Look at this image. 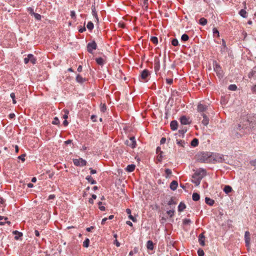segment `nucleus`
Listing matches in <instances>:
<instances>
[{
	"mask_svg": "<svg viewBox=\"0 0 256 256\" xmlns=\"http://www.w3.org/2000/svg\"><path fill=\"white\" fill-rule=\"evenodd\" d=\"M256 128V116H248L244 118L242 121L236 126L234 130L236 138L249 134L250 132Z\"/></svg>",
	"mask_w": 256,
	"mask_h": 256,
	"instance_id": "nucleus-1",
	"label": "nucleus"
},
{
	"mask_svg": "<svg viewBox=\"0 0 256 256\" xmlns=\"http://www.w3.org/2000/svg\"><path fill=\"white\" fill-rule=\"evenodd\" d=\"M197 158L200 162L210 163L214 160L212 154L208 152H200L198 154Z\"/></svg>",
	"mask_w": 256,
	"mask_h": 256,
	"instance_id": "nucleus-2",
	"label": "nucleus"
},
{
	"mask_svg": "<svg viewBox=\"0 0 256 256\" xmlns=\"http://www.w3.org/2000/svg\"><path fill=\"white\" fill-rule=\"evenodd\" d=\"M206 175V171L205 170L200 168L196 170L192 175V182L196 186H198L202 178Z\"/></svg>",
	"mask_w": 256,
	"mask_h": 256,
	"instance_id": "nucleus-3",
	"label": "nucleus"
},
{
	"mask_svg": "<svg viewBox=\"0 0 256 256\" xmlns=\"http://www.w3.org/2000/svg\"><path fill=\"white\" fill-rule=\"evenodd\" d=\"M214 69L218 78H220L222 76V68L216 62L214 63Z\"/></svg>",
	"mask_w": 256,
	"mask_h": 256,
	"instance_id": "nucleus-4",
	"label": "nucleus"
},
{
	"mask_svg": "<svg viewBox=\"0 0 256 256\" xmlns=\"http://www.w3.org/2000/svg\"><path fill=\"white\" fill-rule=\"evenodd\" d=\"M73 162L75 166H85L87 163L86 161L82 158L73 159Z\"/></svg>",
	"mask_w": 256,
	"mask_h": 256,
	"instance_id": "nucleus-5",
	"label": "nucleus"
},
{
	"mask_svg": "<svg viewBox=\"0 0 256 256\" xmlns=\"http://www.w3.org/2000/svg\"><path fill=\"white\" fill-rule=\"evenodd\" d=\"M125 144L131 147L132 148H136V144L135 138L134 136L130 137V140H126L125 142Z\"/></svg>",
	"mask_w": 256,
	"mask_h": 256,
	"instance_id": "nucleus-6",
	"label": "nucleus"
},
{
	"mask_svg": "<svg viewBox=\"0 0 256 256\" xmlns=\"http://www.w3.org/2000/svg\"><path fill=\"white\" fill-rule=\"evenodd\" d=\"M97 48V44L94 41L90 42L87 45V50L88 52L92 54V50H96Z\"/></svg>",
	"mask_w": 256,
	"mask_h": 256,
	"instance_id": "nucleus-7",
	"label": "nucleus"
},
{
	"mask_svg": "<svg viewBox=\"0 0 256 256\" xmlns=\"http://www.w3.org/2000/svg\"><path fill=\"white\" fill-rule=\"evenodd\" d=\"M150 75V73L149 71L148 70L145 69L141 72L140 77L142 80H143L145 82H147L146 78Z\"/></svg>",
	"mask_w": 256,
	"mask_h": 256,
	"instance_id": "nucleus-8",
	"label": "nucleus"
},
{
	"mask_svg": "<svg viewBox=\"0 0 256 256\" xmlns=\"http://www.w3.org/2000/svg\"><path fill=\"white\" fill-rule=\"evenodd\" d=\"M244 240L246 242V245L248 248L250 247V234L249 232L246 231L244 234Z\"/></svg>",
	"mask_w": 256,
	"mask_h": 256,
	"instance_id": "nucleus-9",
	"label": "nucleus"
},
{
	"mask_svg": "<svg viewBox=\"0 0 256 256\" xmlns=\"http://www.w3.org/2000/svg\"><path fill=\"white\" fill-rule=\"evenodd\" d=\"M208 108V106L201 103H200L198 106V111L200 112H205Z\"/></svg>",
	"mask_w": 256,
	"mask_h": 256,
	"instance_id": "nucleus-10",
	"label": "nucleus"
},
{
	"mask_svg": "<svg viewBox=\"0 0 256 256\" xmlns=\"http://www.w3.org/2000/svg\"><path fill=\"white\" fill-rule=\"evenodd\" d=\"M180 121L182 124H190V122H189L188 118L186 116H182L180 118Z\"/></svg>",
	"mask_w": 256,
	"mask_h": 256,
	"instance_id": "nucleus-11",
	"label": "nucleus"
},
{
	"mask_svg": "<svg viewBox=\"0 0 256 256\" xmlns=\"http://www.w3.org/2000/svg\"><path fill=\"white\" fill-rule=\"evenodd\" d=\"M154 71L156 74L159 71L160 68V62L158 59H155L154 60Z\"/></svg>",
	"mask_w": 256,
	"mask_h": 256,
	"instance_id": "nucleus-12",
	"label": "nucleus"
},
{
	"mask_svg": "<svg viewBox=\"0 0 256 256\" xmlns=\"http://www.w3.org/2000/svg\"><path fill=\"white\" fill-rule=\"evenodd\" d=\"M202 117H203V120H202V124L204 126H207L209 122V118L204 113L202 114Z\"/></svg>",
	"mask_w": 256,
	"mask_h": 256,
	"instance_id": "nucleus-13",
	"label": "nucleus"
},
{
	"mask_svg": "<svg viewBox=\"0 0 256 256\" xmlns=\"http://www.w3.org/2000/svg\"><path fill=\"white\" fill-rule=\"evenodd\" d=\"M170 126L171 129L172 130H177L178 126V124L177 121H176V120L172 121L170 122Z\"/></svg>",
	"mask_w": 256,
	"mask_h": 256,
	"instance_id": "nucleus-14",
	"label": "nucleus"
},
{
	"mask_svg": "<svg viewBox=\"0 0 256 256\" xmlns=\"http://www.w3.org/2000/svg\"><path fill=\"white\" fill-rule=\"evenodd\" d=\"M178 186V183L176 180H173L170 184V188L172 190H175Z\"/></svg>",
	"mask_w": 256,
	"mask_h": 256,
	"instance_id": "nucleus-15",
	"label": "nucleus"
},
{
	"mask_svg": "<svg viewBox=\"0 0 256 256\" xmlns=\"http://www.w3.org/2000/svg\"><path fill=\"white\" fill-rule=\"evenodd\" d=\"M205 202H206V204L212 206L214 203V200L210 198H208V197H206L205 198Z\"/></svg>",
	"mask_w": 256,
	"mask_h": 256,
	"instance_id": "nucleus-16",
	"label": "nucleus"
},
{
	"mask_svg": "<svg viewBox=\"0 0 256 256\" xmlns=\"http://www.w3.org/2000/svg\"><path fill=\"white\" fill-rule=\"evenodd\" d=\"M146 248L150 250H152L154 249V244L152 240H148L147 242Z\"/></svg>",
	"mask_w": 256,
	"mask_h": 256,
	"instance_id": "nucleus-17",
	"label": "nucleus"
},
{
	"mask_svg": "<svg viewBox=\"0 0 256 256\" xmlns=\"http://www.w3.org/2000/svg\"><path fill=\"white\" fill-rule=\"evenodd\" d=\"M28 58L30 62L32 64H35L36 63V58H34V56L32 54H28Z\"/></svg>",
	"mask_w": 256,
	"mask_h": 256,
	"instance_id": "nucleus-18",
	"label": "nucleus"
},
{
	"mask_svg": "<svg viewBox=\"0 0 256 256\" xmlns=\"http://www.w3.org/2000/svg\"><path fill=\"white\" fill-rule=\"evenodd\" d=\"M232 187L228 185L226 186L224 188V191L226 194H228L230 192L232 191Z\"/></svg>",
	"mask_w": 256,
	"mask_h": 256,
	"instance_id": "nucleus-19",
	"label": "nucleus"
},
{
	"mask_svg": "<svg viewBox=\"0 0 256 256\" xmlns=\"http://www.w3.org/2000/svg\"><path fill=\"white\" fill-rule=\"evenodd\" d=\"M92 14L93 16L96 18V21L98 22V15L96 14V8H95L94 6H92Z\"/></svg>",
	"mask_w": 256,
	"mask_h": 256,
	"instance_id": "nucleus-20",
	"label": "nucleus"
},
{
	"mask_svg": "<svg viewBox=\"0 0 256 256\" xmlns=\"http://www.w3.org/2000/svg\"><path fill=\"white\" fill-rule=\"evenodd\" d=\"M12 233L14 234H16V236H14V238L16 240H18L20 237L22 236V234L20 232H19L18 230H14L12 232Z\"/></svg>",
	"mask_w": 256,
	"mask_h": 256,
	"instance_id": "nucleus-21",
	"label": "nucleus"
},
{
	"mask_svg": "<svg viewBox=\"0 0 256 256\" xmlns=\"http://www.w3.org/2000/svg\"><path fill=\"white\" fill-rule=\"evenodd\" d=\"M186 208V204L184 203L181 202L178 206V210L180 212H182Z\"/></svg>",
	"mask_w": 256,
	"mask_h": 256,
	"instance_id": "nucleus-22",
	"label": "nucleus"
},
{
	"mask_svg": "<svg viewBox=\"0 0 256 256\" xmlns=\"http://www.w3.org/2000/svg\"><path fill=\"white\" fill-rule=\"evenodd\" d=\"M86 180H88V182L92 184H96V181L94 180L90 176H88L86 177Z\"/></svg>",
	"mask_w": 256,
	"mask_h": 256,
	"instance_id": "nucleus-23",
	"label": "nucleus"
},
{
	"mask_svg": "<svg viewBox=\"0 0 256 256\" xmlns=\"http://www.w3.org/2000/svg\"><path fill=\"white\" fill-rule=\"evenodd\" d=\"M192 198L193 200H194V201H198L200 198V194H198L196 192H194L192 194Z\"/></svg>",
	"mask_w": 256,
	"mask_h": 256,
	"instance_id": "nucleus-24",
	"label": "nucleus"
},
{
	"mask_svg": "<svg viewBox=\"0 0 256 256\" xmlns=\"http://www.w3.org/2000/svg\"><path fill=\"white\" fill-rule=\"evenodd\" d=\"M190 144L192 146L196 147L198 144V140L196 138H194L191 142Z\"/></svg>",
	"mask_w": 256,
	"mask_h": 256,
	"instance_id": "nucleus-25",
	"label": "nucleus"
},
{
	"mask_svg": "<svg viewBox=\"0 0 256 256\" xmlns=\"http://www.w3.org/2000/svg\"><path fill=\"white\" fill-rule=\"evenodd\" d=\"M76 80L78 82L82 83L85 81V78H84L80 75L78 74L76 77Z\"/></svg>",
	"mask_w": 256,
	"mask_h": 256,
	"instance_id": "nucleus-26",
	"label": "nucleus"
},
{
	"mask_svg": "<svg viewBox=\"0 0 256 256\" xmlns=\"http://www.w3.org/2000/svg\"><path fill=\"white\" fill-rule=\"evenodd\" d=\"M134 168L135 166L134 164H130L127 166L126 170L128 172H132L134 170Z\"/></svg>",
	"mask_w": 256,
	"mask_h": 256,
	"instance_id": "nucleus-27",
	"label": "nucleus"
},
{
	"mask_svg": "<svg viewBox=\"0 0 256 256\" xmlns=\"http://www.w3.org/2000/svg\"><path fill=\"white\" fill-rule=\"evenodd\" d=\"M207 20L204 18H202L199 20V24L202 26H205L207 24Z\"/></svg>",
	"mask_w": 256,
	"mask_h": 256,
	"instance_id": "nucleus-28",
	"label": "nucleus"
},
{
	"mask_svg": "<svg viewBox=\"0 0 256 256\" xmlns=\"http://www.w3.org/2000/svg\"><path fill=\"white\" fill-rule=\"evenodd\" d=\"M97 64L99 65L102 66L104 63V60L102 58H98L96 59Z\"/></svg>",
	"mask_w": 256,
	"mask_h": 256,
	"instance_id": "nucleus-29",
	"label": "nucleus"
},
{
	"mask_svg": "<svg viewBox=\"0 0 256 256\" xmlns=\"http://www.w3.org/2000/svg\"><path fill=\"white\" fill-rule=\"evenodd\" d=\"M187 131V129L186 128H182L180 130H178V134H180V135L182 136V137H184V133H186Z\"/></svg>",
	"mask_w": 256,
	"mask_h": 256,
	"instance_id": "nucleus-30",
	"label": "nucleus"
},
{
	"mask_svg": "<svg viewBox=\"0 0 256 256\" xmlns=\"http://www.w3.org/2000/svg\"><path fill=\"white\" fill-rule=\"evenodd\" d=\"M239 14L244 18H246V12L244 10H241L239 12Z\"/></svg>",
	"mask_w": 256,
	"mask_h": 256,
	"instance_id": "nucleus-31",
	"label": "nucleus"
},
{
	"mask_svg": "<svg viewBox=\"0 0 256 256\" xmlns=\"http://www.w3.org/2000/svg\"><path fill=\"white\" fill-rule=\"evenodd\" d=\"M176 144L180 146L184 147L185 142L184 140H176Z\"/></svg>",
	"mask_w": 256,
	"mask_h": 256,
	"instance_id": "nucleus-32",
	"label": "nucleus"
},
{
	"mask_svg": "<svg viewBox=\"0 0 256 256\" xmlns=\"http://www.w3.org/2000/svg\"><path fill=\"white\" fill-rule=\"evenodd\" d=\"M86 27L90 30H92L94 28L93 23L92 22H89L87 24Z\"/></svg>",
	"mask_w": 256,
	"mask_h": 256,
	"instance_id": "nucleus-33",
	"label": "nucleus"
},
{
	"mask_svg": "<svg viewBox=\"0 0 256 256\" xmlns=\"http://www.w3.org/2000/svg\"><path fill=\"white\" fill-rule=\"evenodd\" d=\"M90 240L88 238H86L83 242V246L85 248H88L89 246Z\"/></svg>",
	"mask_w": 256,
	"mask_h": 256,
	"instance_id": "nucleus-34",
	"label": "nucleus"
},
{
	"mask_svg": "<svg viewBox=\"0 0 256 256\" xmlns=\"http://www.w3.org/2000/svg\"><path fill=\"white\" fill-rule=\"evenodd\" d=\"M162 154H163L162 151H160V153L158 154V156L157 160L159 162H160L162 160V158L163 157Z\"/></svg>",
	"mask_w": 256,
	"mask_h": 256,
	"instance_id": "nucleus-35",
	"label": "nucleus"
},
{
	"mask_svg": "<svg viewBox=\"0 0 256 256\" xmlns=\"http://www.w3.org/2000/svg\"><path fill=\"white\" fill-rule=\"evenodd\" d=\"M189 38V37L188 34H184L182 35L181 37V40L182 41L186 42L187 41Z\"/></svg>",
	"mask_w": 256,
	"mask_h": 256,
	"instance_id": "nucleus-36",
	"label": "nucleus"
},
{
	"mask_svg": "<svg viewBox=\"0 0 256 256\" xmlns=\"http://www.w3.org/2000/svg\"><path fill=\"white\" fill-rule=\"evenodd\" d=\"M150 40L154 44H158V39L157 37L156 36H152L150 38Z\"/></svg>",
	"mask_w": 256,
	"mask_h": 256,
	"instance_id": "nucleus-37",
	"label": "nucleus"
},
{
	"mask_svg": "<svg viewBox=\"0 0 256 256\" xmlns=\"http://www.w3.org/2000/svg\"><path fill=\"white\" fill-rule=\"evenodd\" d=\"M53 124L58 125L60 124V120L57 117H55L52 122Z\"/></svg>",
	"mask_w": 256,
	"mask_h": 256,
	"instance_id": "nucleus-38",
	"label": "nucleus"
},
{
	"mask_svg": "<svg viewBox=\"0 0 256 256\" xmlns=\"http://www.w3.org/2000/svg\"><path fill=\"white\" fill-rule=\"evenodd\" d=\"M32 16H33L34 17V18L37 20H41L42 16L34 12Z\"/></svg>",
	"mask_w": 256,
	"mask_h": 256,
	"instance_id": "nucleus-39",
	"label": "nucleus"
},
{
	"mask_svg": "<svg viewBox=\"0 0 256 256\" xmlns=\"http://www.w3.org/2000/svg\"><path fill=\"white\" fill-rule=\"evenodd\" d=\"M237 86L236 84H230L228 86V90H236Z\"/></svg>",
	"mask_w": 256,
	"mask_h": 256,
	"instance_id": "nucleus-40",
	"label": "nucleus"
},
{
	"mask_svg": "<svg viewBox=\"0 0 256 256\" xmlns=\"http://www.w3.org/2000/svg\"><path fill=\"white\" fill-rule=\"evenodd\" d=\"M165 172L166 174V178H168L169 176L172 173V170L169 168H166L165 170Z\"/></svg>",
	"mask_w": 256,
	"mask_h": 256,
	"instance_id": "nucleus-41",
	"label": "nucleus"
},
{
	"mask_svg": "<svg viewBox=\"0 0 256 256\" xmlns=\"http://www.w3.org/2000/svg\"><path fill=\"white\" fill-rule=\"evenodd\" d=\"M172 44L174 46H178V41L176 38H174L172 41Z\"/></svg>",
	"mask_w": 256,
	"mask_h": 256,
	"instance_id": "nucleus-42",
	"label": "nucleus"
},
{
	"mask_svg": "<svg viewBox=\"0 0 256 256\" xmlns=\"http://www.w3.org/2000/svg\"><path fill=\"white\" fill-rule=\"evenodd\" d=\"M166 213L168 214L170 217L172 218L174 214V210H169L168 211H167Z\"/></svg>",
	"mask_w": 256,
	"mask_h": 256,
	"instance_id": "nucleus-43",
	"label": "nucleus"
},
{
	"mask_svg": "<svg viewBox=\"0 0 256 256\" xmlns=\"http://www.w3.org/2000/svg\"><path fill=\"white\" fill-rule=\"evenodd\" d=\"M198 256H204V252L202 249L199 248L198 250Z\"/></svg>",
	"mask_w": 256,
	"mask_h": 256,
	"instance_id": "nucleus-44",
	"label": "nucleus"
},
{
	"mask_svg": "<svg viewBox=\"0 0 256 256\" xmlns=\"http://www.w3.org/2000/svg\"><path fill=\"white\" fill-rule=\"evenodd\" d=\"M11 98L12 99V102L13 104H16V102L15 100V94L14 93V92H12L10 94V95Z\"/></svg>",
	"mask_w": 256,
	"mask_h": 256,
	"instance_id": "nucleus-45",
	"label": "nucleus"
},
{
	"mask_svg": "<svg viewBox=\"0 0 256 256\" xmlns=\"http://www.w3.org/2000/svg\"><path fill=\"white\" fill-rule=\"evenodd\" d=\"M64 112L65 114L63 116V118L64 120H66L68 118V110H64Z\"/></svg>",
	"mask_w": 256,
	"mask_h": 256,
	"instance_id": "nucleus-46",
	"label": "nucleus"
},
{
	"mask_svg": "<svg viewBox=\"0 0 256 256\" xmlns=\"http://www.w3.org/2000/svg\"><path fill=\"white\" fill-rule=\"evenodd\" d=\"M26 156V154H24L18 156V158L21 160L23 162L25 161V156Z\"/></svg>",
	"mask_w": 256,
	"mask_h": 256,
	"instance_id": "nucleus-47",
	"label": "nucleus"
},
{
	"mask_svg": "<svg viewBox=\"0 0 256 256\" xmlns=\"http://www.w3.org/2000/svg\"><path fill=\"white\" fill-rule=\"evenodd\" d=\"M198 242L201 246H204L205 245L204 238H198Z\"/></svg>",
	"mask_w": 256,
	"mask_h": 256,
	"instance_id": "nucleus-48",
	"label": "nucleus"
},
{
	"mask_svg": "<svg viewBox=\"0 0 256 256\" xmlns=\"http://www.w3.org/2000/svg\"><path fill=\"white\" fill-rule=\"evenodd\" d=\"M191 222V220L190 219H184L183 220V224L185 225L189 224Z\"/></svg>",
	"mask_w": 256,
	"mask_h": 256,
	"instance_id": "nucleus-49",
	"label": "nucleus"
},
{
	"mask_svg": "<svg viewBox=\"0 0 256 256\" xmlns=\"http://www.w3.org/2000/svg\"><path fill=\"white\" fill-rule=\"evenodd\" d=\"M168 204L169 205V206H171V205H175L176 204V202L174 200L172 199V198H171L170 200V201H168Z\"/></svg>",
	"mask_w": 256,
	"mask_h": 256,
	"instance_id": "nucleus-50",
	"label": "nucleus"
},
{
	"mask_svg": "<svg viewBox=\"0 0 256 256\" xmlns=\"http://www.w3.org/2000/svg\"><path fill=\"white\" fill-rule=\"evenodd\" d=\"M28 12L32 16L34 13V12L33 9L32 8H30V7L28 8Z\"/></svg>",
	"mask_w": 256,
	"mask_h": 256,
	"instance_id": "nucleus-51",
	"label": "nucleus"
},
{
	"mask_svg": "<svg viewBox=\"0 0 256 256\" xmlns=\"http://www.w3.org/2000/svg\"><path fill=\"white\" fill-rule=\"evenodd\" d=\"M128 218L130 219L132 222H136V218L134 217L132 215L130 214L128 216Z\"/></svg>",
	"mask_w": 256,
	"mask_h": 256,
	"instance_id": "nucleus-52",
	"label": "nucleus"
},
{
	"mask_svg": "<svg viewBox=\"0 0 256 256\" xmlns=\"http://www.w3.org/2000/svg\"><path fill=\"white\" fill-rule=\"evenodd\" d=\"M250 163L252 166H256V158L254 160H250Z\"/></svg>",
	"mask_w": 256,
	"mask_h": 256,
	"instance_id": "nucleus-53",
	"label": "nucleus"
},
{
	"mask_svg": "<svg viewBox=\"0 0 256 256\" xmlns=\"http://www.w3.org/2000/svg\"><path fill=\"white\" fill-rule=\"evenodd\" d=\"M166 82L169 84H172V82H173V80L172 79V78H166Z\"/></svg>",
	"mask_w": 256,
	"mask_h": 256,
	"instance_id": "nucleus-54",
	"label": "nucleus"
},
{
	"mask_svg": "<svg viewBox=\"0 0 256 256\" xmlns=\"http://www.w3.org/2000/svg\"><path fill=\"white\" fill-rule=\"evenodd\" d=\"M86 30V28L84 26H83V27L79 28V30H78V32L80 33H82Z\"/></svg>",
	"mask_w": 256,
	"mask_h": 256,
	"instance_id": "nucleus-55",
	"label": "nucleus"
},
{
	"mask_svg": "<svg viewBox=\"0 0 256 256\" xmlns=\"http://www.w3.org/2000/svg\"><path fill=\"white\" fill-rule=\"evenodd\" d=\"M90 170L91 174H94L96 173V170L92 169V168H90Z\"/></svg>",
	"mask_w": 256,
	"mask_h": 256,
	"instance_id": "nucleus-56",
	"label": "nucleus"
},
{
	"mask_svg": "<svg viewBox=\"0 0 256 256\" xmlns=\"http://www.w3.org/2000/svg\"><path fill=\"white\" fill-rule=\"evenodd\" d=\"M254 72L252 71L251 72H250L248 74V78H252V77L254 76Z\"/></svg>",
	"mask_w": 256,
	"mask_h": 256,
	"instance_id": "nucleus-57",
	"label": "nucleus"
},
{
	"mask_svg": "<svg viewBox=\"0 0 256 256\" xmlns=\"http://www.w3.org/2000/svg\"><path fill=\"white\" fill-rule=\"evenodd\" d=\"M70 16H71L72 18H76V14L74 11L70 12Z\"/></svg>",
	"mask_w": 256,
	"mask_h": 256,
	"instance_id": "nucleus-58",
	"label": "nucleus"
},
{
	"mask_svg": "<svg viewBox=\"0 0 256 256\" xmlns=\"http://www.w3.org/2000/svg\"><path fill=\"white\" fill-rule=\"evenodd\" d=\"M213 33L214 34H217L218 36H219V32L216 28L213 29Z\"/></svg>",
	"mask_w": 256,
	"mask_h": 256,
	"instance_id": "nucleus-59",
	"label": "nucleus"
},
{
	"mask_svg": "<svg viewBox=\"0 0 256 256\" xmlns=\"http://www.w3.org/2000/svg\"><path fill=\"white\" fill-rule=\"evenodd\" d=\"M29 62H30V60H29V58H28V56L24 58V62L26 64H27Z\"/></svg>",
	"mask_w": 256,
	"mask_h": 256,
	"instance_id": "nucleus-60",
	"label": "nucleus"
},
{
	"mask_svg": "<svg viewBox=\"0 0 256 256\" xmlns=\"http://www.w3.org/2000/svg\"><path fill=\"white\" fill-rule=\"evenodd\" d=\"M166 141V138H162L160 141V144H164Z\"/></svg>",
	"mask_w": 256,
	"mask_h": 256,
	"instance_id": "nucleus-61",
	"label": "nucleus"
},
{
	"mask_svg": "<svg viewBox=\"0 0 256 256\" xmlns=\"http://www.w3.org/2000/svg\"><path fill=\"white\" fill-rule=\"evenodd\" d=\"M106 110V106L104 104H103V106L101 108V111L102 112H104V111Z\"/></svg>",
	"mask_w": 256,
	"mask_h": 256,
	"instance_id": "nucleus-62",
	"label": "nucleus"
},
{
	"mask_svg": "<svg viewBox=\"0 0 256 256\" xmlns=\"http://www.w3.org/2000/svg\"><path fill=\"white\" fill-rule=\"evenodd\" d=\"M252 90L253 92H256V85H254L252 86Z\"/></svg>",
	"mask_w": 256,
	"mask_h": 256,
	"instance_id": "nucleus-63",
	"label": "nucleus"
},
{
	"mask_svg": "<svg viewBox=\"0 0 256 256\" xmlns=\"http://www.w3.org/2000/svg\"><path fill=\"white\" fill-rule=\"evenodd\" d=\"M114 244L116 245V246L118 247L120 246V243L116 239L114 240Z\"/></svg>",
	"mask_w": 256,
	"mask_h": 256,
	"instance_id": "nucleus-64",
	"label": "nucleus"
}]
</instances>
